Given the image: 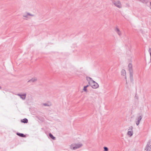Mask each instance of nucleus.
<instances>
[{
	"mask_svg": "<svg viewBox=\"0 0 151 151\" xmlns=\"http://www.w3.org/2000/svg\"><path fill=\"white\" fill-rule=\"evenodd\" d=\"M114 4L119 8H121V4L119 1L116 2L114 3Z\"/></svg>",
	"mask_w": 151,
	"mask_h": 151,
	"instance_id": "39448f33",
	"label": "nucleus"
},
{
	"mask_svg": "<svg viewBox=\"0 0 151 151\" xmlns=\"http://www.w3.org/2000/svg\"><path fill=\"white\" fill-rule=\"evenodd\" d=\"M122 75L123 76H125L126 75V72L125 70L123 69L121 71Z\"/></svg>",
	"mask_w": 151,
	"mask_h": 151,
	"instance_id": "0eeeda50",
	"label": "nucleus"
},
{
	"mask_svg": "<svg viewBox=\"0 0 151 151\" xmlns=\"http://www.w3.org/2000/svg\"><path fill=\"white\" fill-rule=\"evenodd\" d=\"M82 145L81 144H72L70 146V148L71 149L75 150L81 147Z\"/></svg>",
	"mask_w": 151,
	"mask_h": 151,
	"instance_id": "f257e3e1",
	"label": "nucleus"
},
{
	"mask_svg": "<svg viewBox=\"0 0 151 151\" xmlns=\"http://www.w3.org/2000/svg\"><path fill=\"white\" fill-rule=\"evenodd\" d=\"M22 122L24 123H27L28 122V120L27 119L25 118L21 120Z\"/></svg>",
	"mask_w": 151,
	"mask_h": 151,
	"instance_id": "1a4fd4ad",
	"label": "nucleus"
},
{
	"mask_svg": "<svg viewBox=\"0 0 151 151\" xmlns=\"http://www.w3.org/2000/svg\"><path fill=\"white\" fill-rule=\"evenodd\" d=\"M43 105L45 106H50L51 105V104L50 102H49L47 104H44Z\"/></svg>",
	"mask_w": 151,
	"mask_h": 151,
	"instance_id": "9d476101",
	"label": "nucleus"
},
{
	"mask_svg": "<svg viewBox=\"0 0 151 151\" xmlns=\"http://www.w3.org/2000/svg\"><path fill=\"white\" fill-rule=\"evenodd\" d=\"M128 134L130 136H131L133 134L132 132L131 131H129L128 132Z\"/></svg>",
	"mask_w": 151,
	"mask_h": 151,
	"instance_id": "f8f14e48",
	"label": "nucleus"
},
{
	"mask_svg": "<svg viewBox=\"0 0 151 151\" xmlns=\"http://www.w3.org/2000/svg\"><path fill=\"white\" fill-rule=\"evenodd\" d=\"M141 116H139V118H138V121L136 123V124L137 125H139V121L141 120Z\"/></svg>",
	"mask_w": 151,
	"mask_h": 151,
	"instance_id": "6e6552de",
	"label": "nucleus"
},
{
	"mask_svg": "<svg viewBox=\"0 0 151 151\" xmlns=\"http://www.w3.org/2000/svg\"><path fill=\"white\" fill-rule=\"evenodd\" d=\"M104 151H108V149L107 147H104Z\"/></svg>",
	"mask_w": 151,
	"mask_h": 151,
	"instance_id": "dca6fc26",
	"label": "nucleus"
},
{
	"mask_svg": "<svg viewBox=\"0 0 151 151\" xmlns=\"http://www.w3.org/2000/svg\"><path fill=\"white\" fill-rule=\"evenodd\" d=\"M115 31L119 35H121V32L119 28H116L115 29Z\"/></svg>",
	"mask_w": 151,
	"mask_h": 151,
	"instance_id": "423d86ee",
	"label": "nucleus"
},
{
	"mask_svg": "<svg viewBox=\"0 0 151 151\" xmlns=\"http://www.w3.org/2000/svg\"><path fill=\"white\" fill-rule=\"evenodd\" d=\"M88 85H87L86 86H84L83 88V90L85 92H87V90L86 88L88 87Z\"/></svg>",
	"mask_w": 151,
	"mask_h": 151,
	"instance_id": "ddd939ff",
	"label": "nucleus"
},
{
	"mask_svg": "<svg viewBox=\"0 0 151 151\" xmlns=\"http://www.w3.org/2000/svg\"><path fill=\"white\" fill-rule=\"evenodd\" d=\"M37 79H32L30 80L29 81H37Z\"/></svg>",
	"mask_w": 151,
	"mask_h": 151,
	"instance_id": "f3484780",
	"label": "nucleus"
},
{
	"mask_svg": "<svg viewBox=\"0 0 151 151\" xmlns=\"http://www.w3.org/2000/svg\"><path fill=\"white\" fill-rule=\"evenodd\" d=\"M49 136L50 137L53 139H55V137L51 134H49Z\"/></svg>",
	"mask_w": 151,
	"mask_h": 151,
	"instance_id": "2eb2a0df",
	"label": "nucleus"
},
{
	"mask_svg": "<svg viewBox=\"0 0 151 151\" xmlns=\"http://www.w3.org/2000/svg\"><path fill=\"white\" fill-rule=\"evenodd\" d=\"M128 67L129 68V70L130 73V77L132 78V75L131 73V72L132 71V65L131 63H129L128 65Z\"/></svg>",
	"mask_w": 151,
	"mask_h": 151,
	"instance_id": "7ed1b4c3",
	"label": "nucleus"
},
{
	"mask_svg": "<svg viewBox=\"0 0 151 151\" xmlns=\"http://www.w3.org/2000/svg\"><path fill=\"white\" fill-rule=\"evenodd\" d=\"M17 134L21 137H25V136L22 133H17Z\"/></svg>",
	"mask_w": 151,
	"mask_h": 151,
	"instance_id": "9b49d317",
	"label": "nucleus"
},
{
	"mask_svg": "<svg viewBox=\"0 0 151 151\" xmlns=\"http://www.w3.org/2000/svg\"><path fill=\"white\" fill-rule=\"evenodd\" d=\"M1 88L0 87V88Z\"/></svg>",
	"mask_w": 151,
	"mask_h": 151,
	"instance_id": "6ab92c4d",
	"label": "nucleus"
},
{
	"mask_svg": "<svg viewBox=\"0 0 151 151\" xmlns=\"http://www.w3.org/2000/svg\"><path fill=\"white\" fill-rule=\"evenodd\" d=\"M33 16V15H32L28 13H27V12H26V13H24V14H23V17H26V18H27L29 16Z\"/></svg>",
	"mask_w": 151,
	"mask_h": 151,
	"instance_id": "20e7f679",
	"label": "nucleus"
},
{
	"mask_svg": "<svg viewBox=\"0 0 151 151\" xmlns=\"http://www.w3.org/2000/svg\"><path fill=\"white\" fill-rule=\"evenodd\" d=\"M146 151H151V148L149 147L147 149Z\"/></svg>",
	"mask_w": 151,
	"mask_h": 151,
	"instance_id": "a211bd4d",
	"label": "nucleus"
},
{
	"mask_svg": "<svg viewBox=\"0 0 151 151\" xmlns=\"http://www.w3.org/2000/svg\"><path fill=\"white\" fill-rule=\"evenodd\" d=\"M21 98H22V99H24L26 97V94H24L22 95H19Z\"/></svg>",
	"mask_w": 151,
	"mask_h": 151,
	"instance_id": "4468645a",
	"label": "nucleus"
},
{
	"mask_svg": "<svg viewBox=\"0 0 151 151\" xmlns=\"http://www.w3.org/2000/svg\"><path fill=\"white\" fill-rule=\"evenodd\" d=\"M90 85L93 88H96L99 87L98 84L94 81L92 80L90 81Z\"/></svg>",
	"mask_w": 151,
	"mask_h": 151,
	"instance_id": "f03ea898",
	"label": "nucleus"
}]
</instances>
